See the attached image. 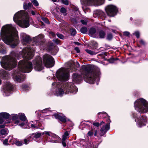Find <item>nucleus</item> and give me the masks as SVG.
Segmentation results:
<instances>
[{"label": "nucleus", "mask_w": 148, "mask_h": 148, "mask_svg": "<svg viewBox=\"0 0 148 148\" xmlns=\"http://www.w3.org/2000/svg\"><path fill=\"white\" fill-rule=\"evenodd\" d=\"M21 41L23 45H27L28 47L24 48L22 52L19 53L12 51L10 55L3 57L1 61V64L2 67L8 70H10L15 67L17 65L16 59L21 57L23 58L31 59L34 56V52L35 50V46H40L45 42L44 36L40 34L34 37L32 42V45H28L31 43V40L29 35L25 33L20 35Z\"/></svg>", "instance_id": "nucleus-1"}, {"label": "nucleus", "mask_w": 148, "mask_h": 148, "mask_svg": "<svg viewBox=\"0 0 148 148\" xmlns=\"http://www.w3.org/2000/svg\"><path fill=\"white\" fill-rule=\"evenodd\" d=\"M81 75L77 73L74 74L73 76V81L75 83H78L83 78H86L88 82L93 84L95 81L99 80L100 75L99 68L93 69L90 66H84L81 70Z\"/></svg>", "instance_id": "nucleus-2"}, {"label": "nucleus", "mask_w": 148, "mask_h": 148, "mask_svg": "<svg viewBox=\"0 0 148 148\" xmlns=\"http://www.w3.org/2000/svg\"><path fill=\"white\" fill-rule=\"evenodd\" d=\"M1 36L5 43L10 45L12 48L15 47L18 44L19 41L17 37V31L12 25L3 26L1 31Z\"/></svg>", "instance_id": "nucleus-3"}, {"label": "nucleus", "mask_w": 148, "mask_h": 148, "mask_svg": "<svg viewBox=\"0 0 148 148\" xmlns=\"http://www.w3.org/2000/svg\"><path fill=\"white\" fill-rule=\"evenodd\" d=\"M32 69V63L27 60H21L18 63V70L15 72L12 77L14 81L17 82L23 81L25 77L23 73H28Z\"/></svg>", "instance_id": "nucleus-4"}, {"label": "nucleus", "mask_w": 148, "mask_h": 148, "mask_svg": "<svg viewBox=\"0 0 148 148\" xmlns=\"http://www.w3.org/2000/svg\"><path fill=\"white\" fill-rule=\"evenodd\" d=\"M13 20L16 24L22 27L25 28L29 26V16L23 10L16 13L14 16Z\"/></svg>", "instance_id": "nucleus-5"}, {"label": "nucleus", "mask_w": 148, "mask_h": 148, "mask_svg": "<svg viewBox=\"0 0 148 148\" xmlns=\"http://www.w3.org/2000/svg\"><path fill=\"white\" fill-rule=\"evenodd\" d=\"M78 90L77 87L72 82L67 83L63 86L58 89L54 93V95L58 96H62L64 94L71 93L75 94Z\"/></svg>", "instance_id": "nucleus-6"}, {"label": "nucleus", "mask_w": 148, "mask_h": 148, "mask_svg": "<svg viewBox=\"0 0 148 148\" xmlns=\"http://www.w3.org/2000/svg\"><path fill=\"white\" fill-rule=\"evenodd\" d=\"M134 106L135 109L140 113H145L148 111V103L143 98L137 99Z\"/></svg>", "instance_id": "nucleus-7"}, {"label": "nucleus", "mask_w": 148, "mask_h": 148, "mask_svg": "<svg viewBox=\"0 0 148 148\" xmlns=\"http://www.w3.org/2000/svg\"><path fill=\"white\" fill-rule=\"evenodd\" d=\"M58 79L60 81H66L69 77L68 69L64 68H61L57 71L56 75Z\"/></svg>", "instance_id": "nucleus-8"}, {"label": "nucleus", "mask_w": 148, "mask_h": 148, "mask_svg": "<svg viewBox=\"0 0 148 148\" xmlns=\"http://www.w3.org/2000/svg\"><path fill=\"white\" fill-rule=\"evenodd\" d=\"M43 60L45 66L47 68L53 67L54 65V60L50 55L45 54L43 57Z\"/></svg>", "instance_id": "nucleus-9"}, {"label": "nucleus", "mask_w": 148, "mask_h": 148, "mask_svg": "<svg viewBox=\"0 0 148 148\" xmlns=\"http://www.w3.org/2000/svg\"><path fill=\"white\" fill-rule=\"evenodd\" d=\"M13 86L9 81L5 82L3 86V95L5 96H8L11 93Z\"/></svg>", "instance_id": "nucleus-10"}, {"label": "nucleus", "mask_w": 148, "mask_h": 148, "mask_svg": "<svg viewBox=\"0 0 148 148\" xmlns=\"http://www.w3.org/2000/svg\"><path fill=\"white\" fill-rule=\"evenodd\" d=\"M106 11L108 16H114L116 14L118 9L115 6L110 5L106 7Z\"/></svg>", "instance_id": "nucleus-11"}, {"label": "nucleus", "mask_w": 148, "mask_h": 148, "mask_svg": "<svg viewBox=\"0 0 148 148\" xmlns=\"http://www.w3.org/2000/svg\"><path fill=\"white\" fill-rule=\"evenodd\" d=\"M133 116L136 118L138 120L137 125L139 127H141L145 125V123L146 121L147 117L145 116H141L140 114H137L133 113Z\"/></svg>", "instance_id": "nucleus-12"}, {"label": "nucleus", "mask_w": 148, "mask_h": 148, "mask_svg": "<svg viewBox=\"0 0 148 148\" xmlns=\"http://www.w3.org/2000/svg\"><path fill=\"white\" fill-rule=\"evenodd\" d=\"M34 69L36 71H40L43 69L42 64L41 58L39 57H37L33 62Z\"/></svg>", "instance_id": "nucleus-13"}, {"label": "nucleus", "mask_w": 148, "mask_h": 148, "mask_svg": "<svg viewBox=\"0 0 148 148\" xmlns=\"http://www.w3.org/2000/svg\"><path fill=\"white\" fill-rule=\"evenodd\" d=\"M19 117L20 119L22 121H24V123L20 122L19 120H16L14 122V123L17 124L21 127H23V126L27 123V119L25 115L23 113H20L19 114Z\"/></svg>", "instance_id": "nucleus-14"}, {"label": "nucleus", "mask_w": 148, "mask_h": 148, "mask_svg": "<svg viewBox=\"0 0 148 148\" xmlns=\"http://www.w3.org/2000/svg\"><path fill=\"white\" fill-rule=\"evenodd\" d=\"M109 129L110 125L109 124H106L105 126H103L100 130V136H103Z\"/></svg>", "instance_id": "nucleus-15"}, {"label": "nucleus", "mask_w": 148, "mask_h": 148, "mask_svg": "<svg viewBox=\"0 0 148 148\" xmlns=\"http://www.w3.org/2000/svg\"><path fill=\"white\" fill-rule=\"evenodd\" d=\"M8 139H10L9 142L11 143L12 144V145L15 144L16 145L20 146H21L23 144L21 141H17L15 139L13 138L12 135L10 136Z\"/></svg>", "instance_id": "nucleus-16"}, {"label": "nucleus", "mask_w": 148, "mask_h": 148, "mask_svg": "<svg viewBox=\"0 0 148 148\" xmlns=\"http://www.w3.org/2000/svg\"><path fill=\"white\" fill-rule=\"evenodd\" d=\"M93 16L95 17H106V15L104 12L100 10H97L94 11Z\"/></svg>", "instance_id": "nucleus-17"}, {"label": "nucleus", "mask_w": 148, "mask_h": 148, "mask_svg": "<svg viewBox=\"0 0 148 148\" xmlns=\"http://www.w3.org/2000/svg\"><path fill=\"white\" fill-rule=\"evenodd\" d=\"M45 135V137L46 140L48 142H53V140H52L53 134L50 132L45 131L43 133Z\"/></svg>", "instance_id": "nucleus-18"}, {"label": "nucleus", "mask_w": 148, "mask_h": 148, "mask_svg": "<svg viewBox=\"0 0 148 148\" xmlns=\"http://www.w3.org/2000/svg\"><path fill=\"white\" fill-rule=\"evenodd\" d=\"M89 35L92 37L98 38V33L96 32V29L92 28L89 30Z\"/></svg>", "instance_id": "nucleus-19"}, {"label": "nucleus", "mask_w": 148, "mask_h": 148, "mask_svg": "<svg viewBox=\"0 0 148 148\" xmlns=\"http://www.w3.org/2000/svg\"><path fill=\"white\" fill-rule=\"evenodd\" d=\"M53 116H54L56 119H58L60 121L64 123L66 121V117L65 116L60 115L57 114H55Z\"/></svg>", "instance_id": "nucleus-20"}, {"label": "nucleus", "mask_w": 148, "mask_h": 148, "mask_svg": "<svg viewBox=\"0 0 148 148\" xmlns=\"http://www.w3.org/2000/svg\"><path fill=\"white\" fill-rule=\"evenodd\" d=\"M0 53L5 54L6 53V49L5 45L3 43H0Z\"/></svg>", "instance_id": "nucleus-21"}, {"label": "nucleus", "mask_w": 148, "mask_h": 148, "mask_svg": "<svg viewBox=\"0 0 148 148\" xmlns=\"http://www.w3.org/2000/svg\"><path fill=\"white\" fill-rule=\"evenodd\" d=\"M41 135V134L40 133H35L31 134L29 135V137L31 138L32 140L34 139L35 138H39Z\"/></svg>", "instance_id": "nucleus-22"}, {"label": "nucleus", "mask_w": 148, "mask_h": 148, "mask_svg": "<svg viewBox=\"0 0 148 148\" xmlns=\"http://www.w3.org/2000/svg\"><path fill=\"white\" fill-rule=\"evenodd\" d=\"M0 116L4 120L5 119H8L10 116L9 114L8 113L5 112L0 113Z\"/></svg>", "instance_id": "nucleus-23"}, {"label": "nucleus", "mask_w": 148, "mask_h": 148, "mask_svg": "<svg viewBox=\"0 0 148 148\" xmlns=\"http://www.w3.org/2000/svg\"><path fill=\"white\" fill-rule=\"evenodd\" d=\"M32 6L31 3H27L26 2H24L23 3V8L25 10H26L31 8Z\"/></svg>", "instance_id": "nucleus-24"}, {"label": "nucleus", "mask_w": 148, "mask_h": 148, "mask_svg": "<svg viewBox=\"0 0 148 148\" xmlns=\"http://www.w3.org/2000/svg\"><path fill=\"white\" fill-rule=\"evenodd\" d=\"M39 126V122L38 121L36 120L34 121L33 124H31V127L32 128L36 129L38 128Z\"/></svg>", "instance_id": "nucleus-25"}, {"label": "nucleus", "mask_w": 148, "mask_h": 148, "mask_svg": "<svg viewBox=\"0 0 148 148\" xmlns=\"http://www.w3.org/2000/svg\"><path fill=\"white\" fill-rule=\"evenodd\" d=\"M8 74L5 71L3 70H0V76L2 77H5L8 76Z\"/></svg>", "instance_id": "nucleus-26"}, {"label": "nucleus", "mask_w": 148, "mask_h": 148, "mask_svg": "<svg viewBox=\"0 0 148 148\" xmlns=\"http://www.w3.org/2000/svg\"><path fill=\"white\" fill-rule=\"evenodd\" d=\"M98 34V38H104L105 36L106 33L103 30H100Z\"/></svg>", "instance_id": "nucleus-27"}, {"label": "nucleus", "mask_w": 148, "mask_h": 148, "mask_svg": "<svg viewBox=\"0 0 148 148\" xmlns=\"http://www.w3.org/2000/svg\"><path fill=\"white\" fill-rule=\"evenodd\" d=\"M52 136V140H53V142H51L57 143L60 139V138L58 136L54 134H53Z\"/></svg>", "instance_id": "nucleus-28"}, {"label": "nucleus", "mask_w": 148, "mask_h": 148, "mask_svg": "<svg viewBox=\"0 0 148 148\" xmlns=\"http://www.w3.org/2000/svg\"><path fill=\"white\" fill-rule=\"evenodd\" d=\"M8 129H3L1 130L0 131V134L2 135L6 136L8 134Z\"/></svg>", "instance_id": "nucleus-29"}, {"label": "nucleus", "mask_w": 148, "mask_h": 148, "mask_svg": "<svg viewBox=\"0 0 148 148\" xmlns=\"http://www.w3.org/2000/svg\"><path fill=\"white\" fill-rule=\"evenodd\" d=\"M69 134L68 132H65L64 134L62 136V140L65 141L67 138H69Z\"/></svg>", "instance_id": "nucleus-30"}, {"label": "nucleus", "mask_w": 148, "mask_h": 148, "mask_svg": "<svg viewBox=\"0 0 148 148\" xmlns=\"http://www.w3.org/2000/svg\"><path fill=\"white\" fill-rule=\"evenodd\" d=\"M31 138L29 137V135L27 139H25L24 140V143L26 145H27L29 143V142L32 140Z\"/></svg>", "instance_id": "nucleus-31"}, {"label": "nucleus", "mask_w": 148, "mask_h": 148, "mask_svg": "<svg viewBox=\"0 0 148 148\" xmlns=\"http://www.w3.org/2000/svg\"><path fill=\"white\" fill-rule=\"evenodd\" d=\"M85 51L87 53L91 55H94L97 54V52L95 51H92L91 50L87 49L85 50Z\"/></svg>", "instance_id": "nucleus-32"}, {"label": "nucleus", "mask_w": 148, "mask_h": 148, "mask_svg": "<svg viewBox=\"0 0 148 148\" xmlns=\"http://www.w3.org/2000/svg\"><path fill=\"white\" fill-rule=\"evenodd\" d=\"M87 28L85 27H83L80 29V32L83 34H86L87 32Z\"/></svg>", "instance_id": "nucleus-33"}, {"label": "nucleus", "mask_w": 148, "mask_h": 148, "mask_svg": "<svg viewBox=\"0 0 148 148\" xmlns=\"http://www.w3.org/2000/svg\"><path fill=\"white\" fill-rule=\"evenodd\" d=\"M70 32H71V35L73 36H74L76 33V30L75 29H70Z\"/></svg>", "instance_id": "nucleus-34"}, {"label": "nucleus", "mask_w": 148, "mask_h": 148, "mask_svg": "<svg viewBox=\"0 0 148 148\" xmlns=\"http://www.w3.org/2000/svg\"><path fill=\"white\" fill-rule=\"evenodd\" d=\"M5 122L4 124L10 123V122L9 121H8L6 122L1 116H0V124H2L3 122Z\"/></svg>", "instance_id": "nucleus-35"}, {"label": "nucleus", "mask_w": 148, "mask_h": 148, "mask_svg": "<svg viewBox=\"0 0 148 148\" xmlns=\"http://www.w3.org/2000/svg\"><path fill=\"white\" fill-rule=\"evenodd\" d=\"M60 12L61 13L63 14H66V10L65 8L62 7L60 9Z\"/></svg>", "instance_id": "nucleus-36"}, {"label": "nucleus", "mask_w": 148, "mask_h": 148, "mask_svg": "<svg viewBox=\"0 0 148 148\" xmlns=\"http://www.w3.org/2000/svg\"><path fill=\"white\" fill-rule=\"evenodd\" d=\"M19 117V114L17 115L16 114H14L12 116V120H16Z\"/></svg>", "instance_id": "nucleus-37"}, {"label": "nucleus", "mask_w": 148, "mask_h": 148, "mask_svg": "<svg viewBox=\"0 0 148 148\" xmlns=\"http://www.w3.org/2000/svg\"><path fill=\"white\" fill-rule=\"evenodd\" d=\"M41 19L42 20L46 23L48 24H49V21L47 18L44 17H42Z\"/></svg>", "instance_id": "nucleus-38"}, {"label": "nucleus", "mask_w": 148, "mask_h": 148, "mask_svg": "<svg viewBox=\"0 0 148 148\" xmlns=\"http://www.w3.org/2000/svg\"><path fill=\"white\" fill-rule=\"evenodd\" d=\"M32 2L34 5L36 6H38L39 5L38 2L36 0H33L32 1Z\"/></svg>", "instance_id": "nucleus-39"}, {"label": "nucleus", "mask_w": 148, "mask_h": 148, "mask_svg": "<svg viewBox=\"0 0 148 148\" xmlns=\"http://www.w3.org/2000/svg\"><path fill=\"white\" fill-rule=\"evenodd\" d=\"M118 59L117 58H116L115 59H114V58H111L108 60V61L110 63H113L114 62V61L116 60H117Z\"/></svg>", "instance_id": "nucleus-40"}, {"label": "nucleus", "mask_w": 148, "mask_h": 148, "mask_svg": "<svg viewBox=\"0 0 148 148\" xmlns=\"http://www.w3.org/2000/svg\"><path fill=\"white\" fill-rule=\"evenodd\" d=\"M57 35L58 37L60 39H63L64 38V36L61 34L58 33L57 34Z\"/></svg>", "instance_id": "nucleus-41"}, {"label": "nucleus", "mask_w": 148, "mask_h": 148, "mask_svg": "<svg viewBox=\"0 0 148 148\" xmlns=\"http://www.w3.org/2000/svg\"><path fill=\"white\" fill-rule=\"evenodd\" d=\"M112 38V34H109L107 35V39L108 40H110Z\"/></svg>", "instance_id": "nucleus-42"}, {"label": "nucleus", "mask_w": 148, "mask_h": 148, "mask_svg": "<svg viewBox=\"0 0 148 148\" xmlns=\"http://www.w3.org/2000/svg\"><path fill=\"white\" fill-rule=\"evenodd\" d=\"M81 23L83 25H86L87 22L86 20L82 19L80 21Z\"/></svg>", "instance_id": "nucleus-43"}, {"label": "nucleus", "mask_w": 148, "mask_h": 148, "mask_svg": "<svg viewBox=\"0 0 148 148\" xmlns=\"http://www.w3.org/2000/svg\"><path fill=\"white\" fill-rule=\"evenodd\" d=\"M58 83L54 82L52 84V87L53 88H55L56 87H58Z\"/></svg>", "instance_id": "nucleus-44"}, {"label": "nucleus", "mask_w": 148, "mask_h": 148, "mask_svg": "<svg viewBox=\"0 0 148 148\" xmlns=\"http://www.w3.org/2000/svg\"><path fill=\"white\" fill-rule=\"evenodd\" d=\"M62 2L64 4L66 5H68L69 4V1L67 0H62Z\"/></svg>", "instance_id": "nucleus-45"}, {"label": "nucleus", "mask_w": 148, "mask_h": 148, "mask_svg": "<svg viewBox=\"0 0 148 148\" xmlns=\"http://www.w3.org/2000/svg\"><path fill=\"white\" fill-rule=\"evenodd\" d=\"M53 41L56 44H58L60 43V40L59 39H54L53 40Z\"/></svg>", "instance_id": "nucleus-46"}, {"label": "nucleus", "mask_w": 148, "mask_h": 148, "mask_svg": "<svg viewBox=\"0 0 148 148\" xmlns=\"http://www.w3.org/2000/svg\"><path fill=\"white\" fill-rule=\"evenodd\" d=\"M8 139H5V140L3 141V144L5 145H8Z\"/></svg>", "instance_id": "nucleus-47"}, {"label": "nucleus", "mask_w": 148, "mask_h": 148, "mask_svg": "<svg viewBox=\"0 0 148 148\" xmlns=\"http://www.w3.org/2000/svg\"><path fill=\"white\" fill-rule=\"evenodd\" d=\"M135 34L137 38H138L139 37L140 34L139 32L138 31H136L135 32Z\"/></svg>", "instance_id": "nucleus-48"}, {"label": "nucleus", "mask_w": 148, "mask_h": 148, "mask_svg": "<svg viewBox=\"0 0 148 148\" xmlns=\"http://www.w3.org/2000/svg\"><path fill=\"white\" fill-rule=\"evenodd\" d=\"M49 108H46L43 110H40V111L42 113H45L49 111Z\"/></svg>", "instance_id": "nucleus-49"}, {"label": "nucleus", "mask_w": 148, "mask_h": 148, "mask_svg": "<svg viewBox=\"0 0 148 148\" xmlns=\"http://www.w3.org/2000/svg\"><path fill=\"white\" fill-rule=\"evenodd\" d=\"M23 88L24 90H26L28 89V86L27 85H24L23 86Z\"/></svg>", "instance_id": "nucleus-50"}, {"label": "nucleus", "mask_w": 148, "mask_h": 148, "mask_svg": "<svg viewBox=\"0 0 148 148\" xmlns=\"http://www.w3.org/2000/svg\"><path fill=\"white\" fill-rule=\"evenodd\" d=\"M123 34L124 35L128 36L130 34V33L128 32L125 31L123 32Z\"/></svg>", "instance_id": "nucleus-51"}, {"label": "nucleus", "mask_w": 148, "mask_h": 148, "mask_svg": "<svg viewBox=\"0 0 148 148\" xmlns=\"http://www.w3.org/2000/svg\"><path fill=\"white\" fill-rule=\"evenodd\" d=\"M98 114V115L100 114L106 115V116H107V115L106 113L104 112H99Z\"/></svg>", "instance_id": "nucleus-52"}, {"label": "nucleus", "mask_w": 148, "mask_h": 148, "mask_svg": "<svg viewBox=\"0 0 148 148\" xmlns=\"http://www.w3.org/2000/svg\"><path fill=\"white\" fill-rule=\"evenodd\" d=\"M74 64H73V62H70L69 63V65L70 66V69H72V67L73 66Z\"/></svg>", "instance_id": "nucleus-53"}, {"label": "nucleus", "mask_w": 148, "mask_h": 148, "mask_svg": "<svg viewBox=\"0 0 148 148\" xmlns=\"http://www.w3.org/2000/svg\"><path fill=\"white\" fill-rule=\"evenodd\" d=\"M93 125L95 126L98 127L100 125V123H93Z\"/></svg>", "instance_id": "nucleus-54"}, {"label": "nucleus", "mask_w": 148, "mask_h": 148, "mask_svg": "<svg viewBox=\"0 0 148 148\" xmlns=\"http://www.w3.org/2000/svg\"><path fill=\"white\" fill-rule=\"evenodd\" d=\"M87 1L90 2H98L99 1L98 0H87Z\"/></svg>", "instance_id": "nucleus-55"}, {"label": "nucleus", "mask_w": 148, "mask_h": 148, "mask_svg": "<svg viewBox=\"0 0 148 148\" xmlns=\"http://www.w3.org/2000/svg\"><path fill=\"white\" fill-rule=\"evenodd\" d=\"M93 134V132L91 131H89L88 133V135L90 136H92Z\"/></svg>", "instance_id": "nucleus-56"}, {"label": "nucleus", "mask_w": 148, "mask_h": 148, "mask_svg": "<svg viewBox=\"0 0 148 148\" xmlns=\"http://www.w3.org/2000/svg\"><path fill=\"white\" fill-rule=\"evenodd\" d=\"M75 50L77 51V52L78 53H79L80 52V50L79 49L78 47H76L75 48Z\"/></svg>", "instance_id": "nucleus-57"}, {"label": "nucleus", "mask_w": 148, "mask_h": 148, "mask_svg": "<svg viewBox=\"0 0 148 148\" xmlns=\"http://www.w3.org/2000/svg\"><path fill=\"white\" fill-rule=\"evenodd\" d=\"M38 128H39L41 130H43L44 129V127L42 126H41L39 123V126H38Z\"/></svg>", "instance_id": "nucleus-58"}, {"label": "nucleus", "mask_w": 148, "mask_h": 148, "mask_svg": "<svg viewBox=\"0 0 148 148\" xmlns=\"http://www.w3.org/2000/svg\"><path fill=\"white\" fill-rule=\"evenodd\" d=\"M140 43L142 45H144L145 44V42L143 40H141L140 41Z\"/></svg>", "instance_id": "nucleus-59"}, {"label": "nucleus", "mask_w": 148, "mask_h": 148, "mask_svg": "<svg viewBox=\"0 0 148 148\" xmlns=\"http://www.w3.org/2000/svg\"><path fill=\"white\" fill-rule=\"evenodd\" d=\"M62 144L64 147H66V144L65 143V141L62 140Z\"/></svg>", "instance_id": "nucleus-60"}, {"label": "nucleus", "mask_w": 148, "mask_h": 148, "mask_svg": "<svg viewBox=\"0 0 148 148\" xmlns=\"http://www.w3.org/2000/svg\"><path fill=\"white\" fill-rule=\"evenodd\" d=\"M5 126H6V125H0V128H3L5 127Z\"/></svg>", "instance_id": "nucleus-61"}, {"label": "nucleus", "mask_w": 148, "mask_h": 148, "mask_svg": "<svg viewBox=\"0 0 148 148\" xmlns=\"http://www.w3.org/2000/svg\"><path fill=\"white\" fill-rule=\"evenodd\" d=\"M97 130H95V134H94V136H96L97 135Z\"/></svg>", "instance_id": "nucleus-62"}, {"label": "nucleus", "mask_w": 148, "mask_h": 148, "mask_svg": "<svg viewBox=\"0 0 148 148\" xmlns=\"http://www.w3.org/2000/svg\"><path fill=\"white\" fill-rule=\"evenodd\" d=\"M31 13H32V14L33 15H34L35 14V12L33 11H31Z\"/></svg>", "instance_id": "nucleus-63"}, {"label": "nucleus", "mask_w": 148, "mask_h": 148, "mask_svg": "<svg viewBox=\"0 0 148 148\" xmlns=\"http://www.w3.org/2000/svg\"><path fill=\"white\" fill-rule=\"evenodd\" d=\"M51 34L53 37H55L56 36V35L53 32H52L51 33Z\"/></svg>", "instance_id": "nucleus-64"}]
</instances>
